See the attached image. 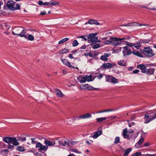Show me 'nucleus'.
I'll list each match as a JSON object with an SVG mask.
<instances>
[{
	"instance_id": "nucleus-17",
	"label": "nucleus",
	"mask_w": 156,
	"mask_h": 156,
	"mask_svg": "<svg viewBox=\"0 0 156 156\" xmlns=\"http://www.w3.org/2000/svg\"><path fill=\"white\" fill-rule=\"evenodd\" d=\"M58 4L59 3L56 1H51L49 2H45L43 3V5H55Z\"/></svg>"
},
{
	"instance_id": "nucleus-7",
	"label": "nucleus",
	"mask_w": 156,
	"mask_h": 156,
	"mask_svg": "<svg viewBox=\"0 0 156 156\" xmlns=\"http://www.w3.org/2000/svg\"><path fill=\"white\" fill-rule=\"evenodd\" d=\"M122 52L124 56L129 55L132 53L131 48L127 46L123 47Z\"/></svg>"
},
{
	"instance_id": "nucleus-4",
	"label": "nucleus",
	"mask_w": 156,
	"mask_h": 156,
	"mask_svg": "<svg viewBox=\"0 0 156 156\" xmlns=\"http://www.w3.org/2000/svg\"><path fill=\"white\" fill-rule=\"evenodd\" d=\"M3 141L9 144L11 143L14 146H17L19 144V143L15 138L10 136H6L3 138Z\"/></svg>"
},
{
	"instance_id": "nucleus-21",
	"label": "nucleus",
	"mask_w": 156,
	"mask_h": 156,
	"mask_svg": "<svg viewBox=\"0 0 156 156\" xmlns=\"http://www.w3.org/2000/svg\"><path fill=\"white\" fill-rule=\"evenodd\" d=\"M102 133V131H97L95 132L94 133V134L92 136H90V137H92L94 139H96L99 136H100Z\"/></svg>"
},
{
	"instance_id": "nucleus-41",
	"label": "nucleus",
	"mask_w": 156,
	"mask_h": 156,
	"mask_svg": "<svg viewBox=\"0 0 156 156\" xmlns=\"http://www.w3.org/2000/svg\"><path fill=\"white\" fill-rule=\"evenodd\" d=\"M141 43L140 42L139 43H135L134 47L137 49H138L141 46Z\"/></svg>"
},
{
	"instance_id": "nucleus-13",
	"label": "nucleus",
	"mask_w": 156,
	"mask_h": 156,
	"mask_svg": "<svg viewBox=\"0 0 156 156\" xmlns=\"http://www.w3.org/2000/svg\"><path fill=\"white\" fill-rule=\"evenodd\" d=\"M91 117V115L89 113H87L85 115H81L80 116H76L75 119L78 120L80 119H85L90 118Z\"/></svg>"
},
{
	"instance_id": "nucleus-29",
	"label": "nucleus",
	"mask_w": 156,
	"mask_h": 156,
	"mask_svg": "<svg viewBox=\"0 0 156 156\" xmlns=\"http://www.w3.org/2000/svg\"><path fill=\"white\" fill-rule=\"evenodd\" d=\"M118 64L120 66H126V62L124 60H120L118 62Z\"/></svg>"
},
{
	"instance_id": "nucleus-1",
	"label": "nucleus",
	"mask_w": 156,
	"mask_h": 156,
	"mask_svg": "<svg viewBox=\"0 0 156 156\" xmlns=\"http://www.w3.org/2000/svg\"><path fill=\"white\" fill-rule=\"evenodd\" d=\"M129 37H128L127 38H118L116 37H110L111 41V45L114 46L119 45L122 43L123 40L129 39Z\"/></svg>"
},
{
	"instance_id": "nucleus-27",
	"label": "nucleus",
	"mask_w": 156,
	"mask_h": 156,
	"mask_svg": "<svg viewBox=\"0 0 156 156\" xmlns=\"http://www.w3.org/2000/svg\"><path fill=\"white\" fill-rule=\"evenodd\" d=\"M132 53H133L134 55H136L137 56L140 57H143V55L142 54V53L139 51H134L132 52Z\"/></svg>"
},
{
	"instance_id": "nucleus-14",
	"label": "nucleus",
	"mask_w": 156,
	"mask_h": 156,
	"mask_svg": "<svg viewBox=\"0 0 156 156\" xmlns=\"http://www.w3.org/2000/svg\"><path fill=\"white\" fill-rule=\"evenodd\" d=\"M15 4L13 1H8L7 2V7L11 10H13Z\"/></svg>"
},
{
	"instance_id": "nucleus-28",
	"label": "nucleus",
	"mask_w": 156,
	"mask_h": 156,
	"mask_svg": "<svg viewBox=\"0 0 156 156\" xmlns=\"http://www.w3.org/2000/svg\"><path fill=\"white\" fill-rule=\"evenodd\" d=\"M69 50L66 48H64L59 50L58 53L60 54H64L69 52Z\"/></svg>"
},
{
	"instance_id": "nucleus-16",
	"label": "nucleus",
	"mask_w": 156,
	"mask_h": 156,
	"mask_svg": "<svg viewBox=\"0 0 156 156\" xmlns=\"http://www.w3.org/2000/svg\"><path fill=\"white\" fill-rule=\"evenodd\" d=\"M145 71L146 72L144 73L146 74L147 75H150L154 74L155 69L153 68H150L148 69H146Z\"/></svg>"
},
{
	"instance_id": "nucleus-53",
	"label": "nucleus",
	"mask_w": 156,
	"mask_h": 156,
	"mask_svg": "<svg viewBox=\"0 0 156 156\" xmlns=\"http://www.w3.org/2000/svg\"><path fill=\"white\" fill-rule=\"evenodd\" d=\"M103 75L102 74H100L99 75L97 76H96V77L97 78L99 79L100 80L101 79L102 77H103Z\"/></svg>"
},
{
	"instance_id": "nucleus-58",
	"label": "nucleus",
	"mask_w": 156,
	"mask_h": 156,
	"mask_svg": "<svg viewBox=\"0 0 156 156\" xmlns=\"http://www.w3.org/2000/svg\"><path fill=\"white\" fill-rule=\"evenodd\" d=\"M139 72V70L138 69H136L134 70L133 71V73L134 74H136L138 73Z\"/></svg>"
},
{
	"instance_id": "nucleus-18",
	"label": "nucleus",
	"mask_w": 156,
	"mask_h": 156,
	"mask_svg": "<svg viewBox=\"0 0 156 156\" xmlns=\"http://www.w3.org/2000/svg\"><path fill=\"white\" fill-rule=\"evenodd\" d=\"M44 143V144H45L46 146L47 147V146H53L55 145V141L51 142L46 139H45Z\"/></svg>"
},
{
	"instance_id": "nucleus-24",
	"label": "nucleus",
	"mask_w": 156,
	"mask_h": 156,
	"mask_svg": "<svg viewBox=\"0 0 156 156\" xmlns=\"http://www.w3.org/2000/svg\"><path fill=\"white\" fill-rule=\"evenodd\" d=\"M88 23L90 24H95L97 25H100V23L98 22L97 20L91 19L89 20L88 21Z\"/></svg>"
},
{
	"instance_id": "nucleus-8",
	"label": "nucleus",
	"mask_w": 156,
	"mask_h": 156,
	"mask_svg": "<svg viewBox=\"0 0 156 156\" xmlns=\"http://www.w3.org/2000/svg\"><path fill=\"white\" fill-rule=\"evenodd\" d=\"M106 81L107 82L113 83H117L118 82L117 79L112 76L105 75Z\"/></svg>"
},
{
	"instance_id": "nucleus-5",
	"label": "nucleus",
	"mask_w": 156,
	"mask_h": 156,
	"mask_svg": "<svg viewBox=\"0 0 156 156\" xmlns=\"http://www.w3.org/2000/svg\"><path fill=\"white\" fill-rule=\"evenodd\" d=\"M141 8H144L149 10H156V1L152 2L147 4L146 6H143Z\"/></svg>"
},
{
	"instance_id": "nucleus-39",
	"label": "nucleus",
	"mask_w": 156,
	"mask_h": 156,
	"mask_svg": "<svg viewBox=\"0 0 156 156\" xmlns=\"http://www.w3.org/2000/svg\"><path fill=\"white\" fill-rule=\"evenodd\" d=\"M96 34H90L89 35H87L88 37V39H90L91 38H93L95 37V36H96Z\"/></svg>"
},
{
	"instance_id": "nucleus-2",
	"label": "nucleus",
	"mask_w": 156,
	"mask_h": 156,
	"mask_svg": "<svg viewBox=\"0 0 156 156\" xmlns=\"http://www.w3.org/2000/svg\"><path fill=\"white\" fill-rule=\"evenodd\" d=\"M140 51L142 53L146 56L152 57L155 55L154 51L150 47H145Z\"/></svg>"
},
{
	"instance_id": "nucleus-3",
	"label": "nucleus",
	"mask_w": 156,
	"mask_h": 156,
	"mask_svg": "<svg viewBox=\"0 0 156 156\" xmlns=\"http://www.w3.org/2000/svg\"><path fill=\"white\" fill-rule=\"evenodd\" d=\"M12 33L14 35H17L23 37L26 33V30L21 27H16L12 28Z\"/></svg>"
},
{
	"instance_id": "nucleus-37",
	"label": "nucleus",
	"mask_w": 156,
	"mask_h": 156,
	"mask_svg": "<svg viewBox=\"0 0 156 156\" xmlns=\"http://www.w3.org/2000/svg\"><path fill=\"white\" fill-rule=\"evenodd\" d=\"M149 115H151V117L153 118V119L156 118V113L155 114L154 112H152L151 113H147Z\"/></svg>"
},
{
	"instance_id": "nucleus-51",
	"label": "nucleus",
	"mask_w": 156,
	"mask_h": 156,
	"mask_svg": "<svg viewBox=\"0 0 156 156\" xmlns=\"http://www.w3.org/2000/svg\"><path fill=\"white\" fill-rule=\"evenodd\" d=\"M13 146V145H11L10 144H9L8 146V148L12 150L14 148Z\"/></svg>"
},
{
	"instance_id": "nucleus-36",
	"label": "nucleus",
	"mask_w": 156,
	"mask_h": 156,
	"mask_svg": "<svg viewBox=\"0 0 156 156\" xmlns=\"http://www.w3.org/2000/svg\"><path fill=\"white\" fill-rule=\"evenodd\" d=\"M79 38H81L83 39V40L87 41L88 39V37L87 35H86L84 36H79L78 37Z\"/></svg>"
},
{
	"instance_id": "nucleus-57",
	"label": "nucleus",
	"mask_w": 156,
	"mask_h": 156,
	"mask_svg": "<svg viewBox=\"0 0 156 156\" xmlns=\"http://www.w3.org/2000/svg\"><path fill=\"white\" fill-rule=\"evenodd\" d=\"M115 110V109H107L105 110V112H109L113 111Z\"/></svg>"
},
{
	"instance_id": "nucleus-15",
	"label": "nucleus",
	"mask_w": 156,
	"mask_h": 156,
	"mask_svg": "<svg viewBox=\"0 0 156 156\" xmlns=\"http://www.w3.org/2000/svg\"><path fill=\"white\" fill-rule=\"evenodd\" d=\"M151 115H149V114L147 113L144 116V123H147L153 120V118H151Z\"/></svg>"
},
{
	"instance_id": "nucleus-64",
	"label": "nucleus",
	"mask_w": 156,
	"mask_h": 156,
	"mask_svg": "<svg viewBox=\"0 0 156 156\" xmlns=\"http://www.w3.org/2000/svg\"><path fill=\"white\" fill-rule=\"evenodd\" d=\"M88 55L90 57H92L94 56L93 54L90 53H89V54H88Z\"/></svg>"
},
{
	"instance_id": "nucleus-31",
	"label": "nucleus",
	"mask_w": 156,
	"mask_h": 156,
	"mask_svg": "<svg viewBox=\"0 0 156 156\" xmlns=\"http://www.w3.org/2000/svg\"><path fill=\"white\" fill-rule=\"evenodd\" d=\"M131 150L132 149L130 148L126 150L124 154H123V156H128L129 153L131 151Z\"/></svg>"
},
{
	"instance_id": "nucleus-20",
	"label": "nucleus",
	"mask_w": 156,
	"mask_h": 156,
	"mask_svg": "<svg viewBox=\"0 0 156 156\" xmlns=\"http://www.w3.org/2000/svg\"><path fill=\"white\" fill-rule=\"evenodd\" d=\"M137 68L141 69V72L143 73L146 72V69L144 65L141 64L137 66Z\"/></svg>"
},
{
	"instance_id": "nucleus-40",
	"label": "nucleus",
	"mask_w": 156,
	"mask_h": 156,
	"mask_svg": "<svg viewBox=\"0 0 156 156\" xmlns=\"http://www.w3.org/2000/svg\"><path fill=\"white\" fill-rule=\"evenodd\" d=\"M27 40L30 41H33L34 40V37L32 35L28 34Z\"/></svg>"
},
{
	"instance_id": "nucleus-52",
	"label": "nucleus",
	"mask_w": 156,
	"mask_h": 156,
	"mask_svg": "<svg viewBox=\"0 0 156 156\" xmlns=\"http://www.w3.org/2000/svg\"><path fill=\"white\" fill-rule=\"evenodd\" d=\"M31 144H35L37 142V141L35 140L36 139L35 138H31Z\"/></svg>"
},
{
	"instance_id": "nucleus-35",
	"label": "nucleus",
	"mask_w": 156,
	"mask_h": 156,
	"mask_svg": "<svg viewBox=\"0 0 156 156\" xmlns=\"http://www.w3.org/2000/svg\"><path fill=\"white\" fill-rule=\"evenodd\" d=\"M91 45L92 46V48L94 49L98 48L100 47V45L99 44H91Z\"/></svg>"
},
{
	"instance_id": "nucleus-32",
	"label": "nucleus",
	"mask_w": 156,
	"mask_h": 156,
	"mask_svg": "<svg viewBox=\"0 0 156 156\" xmlns=\"http://www.w3.org/2000/svg\"><path fill=\"white\" fill-rule=\"evenodd\" d=\"M125 42L126 43V45L128 47L129 46L130 47H132L133 46H134L135 43L132 42H129L127 41H125Z\"/></svg>"
},
{
	"instance_id": "nucleus-11",
	"label": "nucleus",
	"mask_w": 156,
	"mask_h": 156,
	"mask_svg": "<svg viewBox=\"0 0 156 156\" xmlns=\"http://www.w3.org/2000/svg\"><path fill=\"white\" fill-rule=\"evenodd\" d=\"M58 142L59 144L62 146H66L69 144V140L65 138L59 140Z\"/></svg>"
},
{
	"instance_id": "nucleus-30",
	"label": "nucleus",
	"mask_w": 156,
	"mask_h": 156,
	"mask_svg": "<svg viewBox=\"0 0 156 156\" xmlns=\"http://www.w3.org/2000/svg\"><path fill=\"white\" fill-rule=\"evenodd\" d=\"M98 40V37H94L93 38H91L90 39H89L88 40V42L89 43H91V42H94L97 41Z\"/></svg>"
},
{
	"instance_id": "nucleus-43",
	"label": "nucleus",
	"mask_w": 156,
	"mask_h": 156,
	"mask_svg": "<svg viewBox=\"0 0 156 156\" xmlns=\"http://www.w3.org/2000/svg\"><path fill=\"white\" fill-rule=\"evenodd\" d=\"M104 43L107 45H111V39H110V38L109 40H107L105 41L104 42Z\"/></svg>"
},
{
	"instance_id": "nucleus-60",
	"label": "nucleus",
	"mask_w": 156,
	"mask_h": 156,
	"mask_svg": "<svg viewBox=\"0 0 156 156\" xmlns=\"http://www.w3.org/2000/svg\"><path fill=\"white\" fill-rule=\"evenodd\" d=\"M117 116H109V117H107V119H114L116 118Z\"/></svg>"
},
{
	"instance_id": "nucleus-54",
	"label": "nucleus",
	"mask_w": 156,
	"mask_h": 156,
	"mask_svg": "<svg viewBox=\"0 0 156 156\" xmlns=\"http://www.w3.org/2000/svg\"><path fill=\"white\" fill-rule=\"evenodd\" d=\"M140 156H154V154H143L141 155Z\"/></svg>"
},
{
	"instance_id": "nucleus-47",
	"label": "nucleus",
	"mask_w": 156,
	"mask_h": 156,
	"mask_svg": "<svg viewBox=\"0 0 156 156\" xmlns=\"http://www.w3.org/2000/svg\"><path fill=\"white\" fill-rule=\"evenodd\" d=\"M73 46L74 47H75L78 45L79 43L76 40H75L73 43Z\"/></svg>"
},
{
	"instance_id": "nucleus-38",
	"label": "nucleus",
	"mask_w": 156,
	"mask_h": 156,
	"mask_svg": "<svg viewBox=\"0 0 156 156\" xmlns=\"http://www.w3.org/2000/svg\"><path fill=\"white\" fill-rule=\"evenodd\" d=\"M151 41V39H144L141 40L140 41V42L142 44L144 43H148L149 42H150Z\"/></svg>"
},
{
	"instance_id": "nucleus-42",
	"label": "nucleus",
	"mask_w": 156,
	"mask_h": 156,
	"mask_svg": "<svg viewBox=\"0 0 156 156\" xmlns=\"http://www.w3.org/2000/svg\"><path fill=\"white\" fill-rule=\"evenodd\" d=\"M127 122L128 124V126L129 127H130L135 124L134 122H132L130 120H127Z\"/></svg>"
},
{
	"instance_id": "nucleus-26",
	"label": "nucleus",
	"mask_w": 156,
	"mask_h": 156,
	"mask_svg": "<svg viewBox=\"0 0 156 156\" xmlns=\"http://www.w3.org/2000/svg\"><path fill=\"white\" fill-rule=\"evenodd\" d=\"M131 26H149L148 24H139L136 22H132L131 23Z\"/></svg>"
},
{
	"instance_id": "nucleus-50",
	"label": "nucleus",
	"mask_w": 156,
	"mask_h": 156,
	"mask_svg": "<svg viewBox=\"0 0 156 156\" xmlns=\"http://www.w3.org/2000/svg\"><path fill=\"white\" fill-rule=\"evenodd\" d=\"M71 151L72 152H75V153H77L80 154V153H81V152L78 151V150L77 149H72L71 150Z\"/></svg>"
},
{
	"instance_id": "nucleus-10",
	"label": "nucleus",
	"mask_w": 156,
	"mask_h": 156,
	"mask_svg": "<svg viewBox=\"0 0 156 156\" xmlns=\"http://www.w3.org/2000/svg\"><path fill=\"white\" fill-rule=\"evenodd\" d=\"M122 135L124 138L128 140H130L133 136L132 135L129 134L127 128L123 130Z\"/></svg>"
},
{
	"instance_id": "nucleus-12",
	"label": "nucleus",
	"mask_w": 156,
	"mask_h": 156,
	"mask_svg": "<svg viewBox=\"0 0 156 156\" xmlns=\"http://www.w3.org/2000/svg\"><path fill=\"white\" fill-rule=\"evenodd\" d=\"M36 147L37 148H39L38 149L39 151H46L48 149V147L45 145H43L40 142H38L37 143L36 145Z\"/></svg>"
},
{
	"instance_id": "nucleus-56",
	"label": "nucleus",
	"mask_w": 156,
	"mask_h": 156,
	"mask_svg": "<svg viewBox=\"0 0 156 156\" xmlns=\"http://www.w3.org/2000/svg\"><path fill=\"white\" fill-rule=\"evenodd\" d=\"M82 76H78L77 78V80L80 83L81 80L82 78Z\"/></svg>"
},
{
	"instance_id": "nucleus-45",
	"label": "nucleus",
	"mask_w": 156,
	"mask_h": 156,
	"mask_svg": "<svg viewBox=\"0 0 156 156\" xmlns=\"http://www.w3.org/2000/svg\"><path fill=\"white\" fill-rule=\"evenodd\" d=\"M17 150L18 151H20L23 152L24 151V149L23 147L19 146L17 148Z\"/></svg>"
},
{
	"instance_id": "nucleus-63",
	"label": "nucleus",
	"mask_w": 156,
	"mask_h": 156,
	"mask_svg": "<svg viewBox=\"0 0 156 156\" xmlns=\"http://www.w3.org/2000/svg\"><path fill=\"white\" fill-rule=\"evenodd\" d=\"M104 55H105L106 57L107 58V57H109L111 55V54L110 53H105L104 54Z\"/></svg>"
},
{
	"instance_id": "nucleus-6",
	"label": "nucleus",
	"mask_w": 156,
	"mask_h": 156,
	"mask_svg": "<svg viewBox=\"0 0 156 156\" xmlns=\"http://www.w3.org/2000/svg\"><path fill=\"white\" fill-rule=\"evenodd\" d=\"M80 88L81 89L87 90H99V88L93 87L88 84L81 85Z\"/></svg>"
},
{
	"instance_id": "nucleus-44",
	"label": "nucleus",
	"mask_w": 156,
	"mask_h": 156,
	"mask_svg": "<svg viewBox=\"0 0 156 156\" xmlns=\"http://www.w3.org/2000/svg\"><path fill=\"white\" fill-rule=\"evenodd\" d=\"M120 141V138L118 136L116 137L114 141V143L115 144H117Z\"/></svg>"
},
{
	"instance_id": "nucleus-23",
	"label": "nucleus",
	"mask_w": 156,
	"mask_h": 156,
	"mask_svg": "<svg viewBox=\"0 0 156 156\" xmlns=\"http://www.w3.org/2000/svg\"><path fill=\"white\" fill-rule=\"evenodd\" d=\"M62 61L65 65L69 67H71L72 65L70 62L66 59H62Z\"/></svg>"
},
{
	"instance_id": "nucleus-33",
	"label": "nucleus",
	"mask_w": 156,
	"mask_h": 156,
	"mask_svg": "<svg viewBox=\"0 0 156 156\" xmlns=\"http://www.w3.org/2000/svg\"><path fill=\"white\" fill-rule=\"evenodd\" d=\"M107 119L106 117H101L96 119L97 121L98 122H100L103 121Z\"/></svg>"
},
{
	"instance_id": "nucleus-46",
	"label": "nucleus",
	"mask_w": 156,
	"mask_h": 156,
	"mask_svg": "<svg viewBox=\"0 0 156 156\" xmlns=\"http://www.w3.org/2000/svg\"><path fill=\"white\" fill-rule=\"evenodd\" d=\"M20 5L18 4H16V6H14V10H20Z\"/></svg>"
},
{
	"instance_id": "nucleus-34",
	"label": "nucleus",
	"mask_w": 156,
	"mask_h": 156,
	"mask_svg": "<svg viewBox=\"0 0 156 156\" xmlns=\"http://www.w3.org/2000/svg\"><path fill=\"white\" fill-rule=\"evenodd\" d=\"M69 40V38H64L61 40L59 41L58 42V44H61L62 43H63L68 41Z\"/></svg>"
},
{
	"instance_id": "nucleus-55",
	"label": "nucleus",
	"mask_w": 156,
	"mask_h": 156,
	"mask_svg": "<svg viewBox=\"0 0 156 156\" xmlns=\"http://www.w3.org/2000/svg\"><path fill=\"white\" fill-rule=\"evenodd\" d=\"M46 14V12L45 11H41L39 15H44Z\"/></svg>"
},
{
	"instance_id": "nucleus-48",
	"label": "nucleus",
	"mask_w": 156,
	"mask_h": 156,
	"mask_svg": "<svg viewBox=\"0 0 156 156\" xmlns=\"http://www.w3.org/2000/svg\"><path fill=\"white\" fill-rule=\"evenodd\" d=\"M101 59L104 61H107L108 60L107 58L104 55L101 57Z\"/></svg>"
},
{
	"instance_id": "nucleus-22",
	"label": "nucleus",
	"mask_w": 156,
	"mask_h": 156,
	"mask_svg": "<svg viewBox=\"0 0 156 156\" xmlns=\"http://www.w3.org/2000/svg\"><path fill=\"white\" fill-rule=\"evenodd\" d=\"M115 65V64H111L110 63H107L103 64L102 65V66L104 68L108 69Z\"/></svg>"
},
{
	"instance_id": "nucleus-9",
	"label": "nucleus",
	"mask_w": 156,
	"mask_h": 156,
	"mask_svg": "<svg viewBox=\"0 0 156 156\" xmlns=\"http://www.w3.org/2000/svg\"><path fill=\"white\" fill-rule=\"evenodd\" d=\"M92 76L91 75H85L84 76H82V78L81 80L80 83H85L86 81L90 82L94 80V79H92Z\"/></svg>"
},
{
	"instance_id": "nucleus-62",
	"label": "nucleus",
	"mask_w": 156,
	"mask_h": 156,
	"mask_svg": "<svg viewBox=\"0 0 156 156\" xmlns=\"http://www.w3.org/2000/svg\"><path fill=\"white\" fill-rule=\"evenodd\" d=\"M131 23H127L126 24H123L121 25V26H129L131 27Z\"/></svg>"
},
{
	"instance_id": "nucleus-19",
	"label": "nucleus",
	"mask_w": 156,
	"mask_h": 156,
	"mask_svg": "<svg viewBox=\"0 0 156 156\" xmlns=\"http://www.w3.org/2000/svg\"><path fill=\"white\" fill-rule=\"evenodd\" d=\"M144 138L141 136L140 139L139 140L137 143H136L135 145V147L136 148H140V146L143 143L144 141Z\"/></svg>"
},
{
	"instance_id": "nucleus-49",
	"label": "nucleus",
	"mask_w": 156,
	"mask_h": 156,
	"mask_svg": "<svg viewBox=\"0 0 156 156\" xmlns=\"http://www.w3.org/2000/svg\"><path fill=\"white\" fill-rule=\"evenodd\" d=\"M141 153L140 152H136L133 154L132 156H139L141 155Z\"/></svg>"
},
{
	"instance_id": "nucleus-59",
	"label": "nucleus",
	"mask_w": 156,
	"mask_h": 156,
	"mask_svg": "<svg viewBox=\"0 0 156 156\" xmlns=\"http://www.w3.org/2000/svg\"><path fill=\"white\" fill-rule=\"evenodd\" d=\"M20 140L22 141H25L26 140V139L25 137H21L20 138Z\"/></svg>"
},
{
	"instance_id": "nucleus-25",
	"label": "nucleus",
	"mask_w": 156,
	"mask_h": 156,
	"mask_svg": "<svg viewBox=\"0 0 156 156\" xmlns=\"http://www.w3.org/2000/svg\"><path fill=\"white\" fill-rule=\"evenodd\" d=\"M55 92L58 97H62L63 96V94L62 92L59 90L55 89Z\"/></svg>"
},
{
	"instance_id": "nucleus-61",
	"label": "nucleus",
	"mask_w": 156,
	"mask_h": 156,
	"mask_svg": "<svg viewBox=\"0 0 156 156\" xmlns=\"http://www.w3.org/2000/svg\"><path fill=\"white\" fill-rule=\"evenodd\" d=\"M5 26L6 28V30H8L10 27V26L7 24H5Z\"/></svg>"
}]
</instances>
